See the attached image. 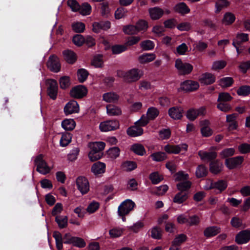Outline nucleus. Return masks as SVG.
<instances>
[{
  "label": "nucleus",
  "mask_w": 250,
  "mask_h": 250,
  "mask_svg": "<svg viewBox=\"0 0 250 250\" xmlns=\"http://www.w3.org/2000/svg\"><path fill=\"white\" fill-rule=\"evenodd\" d=\"M117 75L127 83L136 82L143 75L142 70L137 68H132L127 71L119 70Z\"/></svg>",
  "instance_id": "1"
},
{
  "label": "nucleus",
  "mask_w": 250,
  "mask_h": 250,
  "mask_svg": "<svg viewBox=\"0 0 250 250\" xmlns=\"http://www.w3.org/2000/svg\"><path fill=\"white\" fill-rule=\"evenodd\" d=\"M35 163L37 166V170L41 174H46L51 170V168L43 159V156L42 155H40L36 157L35 160Z\"/></svg>",
  "instance_id": "2"
},
{
  "label": "nucleus",
  "mask_w": 250,
  "mask_h": 250,
  "mask_svg": "<svg viewBox=\"0 0 250 250\" xmlns=\"http://www.w3.org/2000/svg\"><path fill=\"white\" fill-rule=\"evenodd\" d=\"M119 126L120 124L118 121L108 120L101 122L99 125V128L102 132H107L116 130L119 128Z\"/></svg>",
  "instance_id": "3"
},
{
  "label": "nucleus",
  "mask_w": 250,
  "mask_h": 250,
  "mask_svg": "<svg viewBox=\"0 0 250 250\" xmlns=\"http://www.w3.org/2000/svg\"><path fill=\"white\" fill-rule=\"evenodd\" d=\"M175 67L178 70V72L182 75L188 74L193 69L191 64L188 63H184L180 59H178L175 61Z\"/></svg>",
  "instance_id": "4"
},
{
  "label": "nucleus",
  "mask_w": 250,
  "mask_h": 250,
  "mask_svg": "<svg viewBox=\"0 0 250 250\" xmlns=\"http://www.w3.org/2000/svg\"><path fill=\"white\" fill-rule=\"evenodd\" d=\"M135 206V203L131 200L127 199L124 201L118 207L119 215H126L132 210Z\"/></svg>",
  "instance_id": "5"
},
{
  "label": "nucleus",
  "mask_w": 250,
  "mask_h": 250,
  "mask_svg": "<svg viewBox=\"0 0 250 250\" xmlns=\"http://www.w3.org/2000/svg\"><path fill=\"white\" fill-rule=\"evenodd\" d=\"M243 161L244 157L238 156L226 159L225 164L228 169H233L241 166Z\"/></svg>",
  "instance_id": "6"
},
{
  "label": "nucleus",
  "mask_w": 250,
  "mask_h": 250,
  "mask_svg": "<svg viewBox=\"0 0 250 250\" xmlns=\"http://www.w3.org/2000/svg\"><path fill=\"white\" fill-rule=\"evenodd\" d=\"M47 85V91L49 96L53 100H55L58 93V83L56 81L53 79L46 80Z\"/></svg>",
  "instance_id": "7"
},
{
  "label": "nucleus",
  "mask_w": 250,
  "mask_h": 250,
  "mask_svg": "<svg viewBox=\"0 0 250 250\" xmlns=\"http://www.w3.org/2000/svg\"><path fill=\"white\" fill-rule=\"evenodd\" d=\"M48 69L55 73L59 72L61 70V64L59 58L55 55L49 57L47 62Z\"/></svg>",
  "instance_id": "8"
},
{
  "label": "nucleus",
  "mask_w": 250,
  "mask_h": 250,
  "mask_svg": "<svg viewBox=\"0 0 250 250\" xmlns=\"http://www.w3.org/2000/svg\"><path fill=\"white\" fill-rule=\"evenodd\" d=\"M76 185L78 189L82 194H86L89 190V182L84 177H79L76 180Z\"/></svg>",
  "instance_id": "9"
},
{
  "label": "nucleus",
  "mask_w": 250,
  "mask_h": 250,
  "mask_svg": "<svg viewBox=\"0 0 250 250\" xmlns=\"http://www.w3.org/2000/svg\"><path fill=\"white\" fill-rule=\"evenodd\" d=\"M206 113V108L201 106L198 109H190L187 112V117L190 121L194 120L198 116H204Z\"/></svg>",
  "instance_id": "10"
},
{
  "label": "nucleus",
  "mask_w": 250,
  "mask_h": 250,
  "mask_svg": "<svg viewBox=\"0 0 250 250\" xmlns=\"http://www.w3.org/2000/svg\"><path fill=\"white\" fill-rule=\"evenodd\" d=\"M87 88L82 85L73 87L70 91L71 96L76 99H80L83 97L87 94Z\"/></svg>",
  "instance_id": "11"
},
{
  "label": "nucleus",
  "mask_w": 250,
  "mask_h": 250,
  "mask_svg": "<svg viewBox=\"0 0 250 250\" xmlns=\"http://www.w3.org/2000/svg\"><path fill=\"white\" fill-rule=\"evenodd\" d=\"M199 87L198 82L187 80L181 83L179 90L190 92L197 90Z\"/></svg>",
  "instance_id": "12"
},
{
  "label": "nucleus",
  "mask_w": 250,
  "mask_h": 250,
  "mask_svg": "<svg viewBox=\"0 0 250 250\" xmlns=\"http://www.w3.org/2000/svg\"><path fill=\"white\" fill-rule=\"evenodd\" d=\"M188 146L186 144H182L179 145H167L165 146L164 150L168 153L178 154L181 151H187Z\"/></svg>",
  "instance_id": "13"
},
{
  "label": "nucleus",
  "mask_w": 250,
  "mask_h": 250,
  "mask_svg": "<svg viewBox=\"0 0 250 250\" xmlns=\"http://www.w3.org/2000/svg\"><path fill=\"white\" fill-rule=\"evenodd\" d=\"M250 240V230L246 229L240 231L235 237V242L239 245L248 243Z\"/></svg>",
  "instance_id": "14"
},
{
  "label": "nucleus",
  "mask_w": 250,
  "mask_h": 250,
  "mask_svg": "<svg viewBox=\"0 0 250 250\" xmlns=\"http://www.w3.org/2000/svg\"><path fill=\"white\" fill-rule=\"evenodd\" d=\"M79 111V104L77 102L74 100L69 101L64 107V112L66 115L78 113Z\"/></svg>",
  "instance_id": "15"
},
{
  "label": "nucleus",
  "mask_w": 250,
  "mask_h": 250,
  "mask_svg": "<svg viewBox=\"0 0 250 250\" xmlns=\"http://www.w3.org/2000/svg\"><path fill=\"white\" fill-rule=\"evenodd\" d=\"M183 109L180 106H174L168 110L169 116L174 120H180L183 117Z\"/></svg>",
  "instance_id": "16"
},
{
  "label": "nucleus",
  "mask_w": 250,
  "mask_h": 250,
  "mask_svg": "<svg viewBox=\"0 0 250 250\" xmlns=\"http://www.w3.org/2000/svg\"><path fill=\"white\" fill-rule=\"evenodd\" d=\"M198 154L201 160L203 161H210L215 159L217 154L215 151L207 152L204 150H200L198 152Z\"/></svg>",
  "instance_id": "17"
},
{
  "label": "nucleus",
  "mask_w": 250,
  "mask_h": 250,
  "mask_svg": "<svg viewBox=\"0 0 250 250\" xmlns=\"http://www.w3.org/2000/svg\"><path fill=\"white\" fill-rule=\"evenodd\" d=\"M174 10L181 15H185L190 12V8L183 2L176 4L174 7Z\"/></svg>",
  "instance_id": "18"
},
{
  "label": "nucleus",
  "mask_w": 250,
  "mask_h": 250,
  "mask_svg": "<svg viewBox=\"0 0 250 250\" xmlns=\"http://www.w3.org/2000/svg\"><path fill=\"white\" fill-rule=\"evenodd\" d=\"M143 129L137 124L129 127L127 130V134L131 137H137L143 134Z\"/></svg>",
  "instance_id": "19"
},
{
  "label": "nucleus",
  "mask_w": 250,
  "mask_h": 250,
  "mask_svg": "<svg viewBox=\"0 0 250 250\" xmlns=\"http://www.w3.org/2000/svg\"><path fill=\"white\" fill-rule=\"evenodd\" d=\"M119 99V96L114 92H109L103 95V100L106 103H117Z\"/></svg>",
  "instance_id": "20"
},
{
  "label": "nucleus",
  "mask_w": 250,
  "mask_h": 250,
  "mask_svg": "<svg viewBox=\"0 0 250 250\" xmlns=\"http://www.w3.org/2000/svg\"><path fill=\"white\" fill-rule=\"evenodd\" d=\"M105 170V164L101 162L94 163L91 167V171L95 175L103 174Z\"/></svg>",
  "instance_id": "21"
},
{
  "label": "nucleus",
  "mask_w": 250,
  "mask_h": 250,
  "mask_svg": "<svg viewBox=\"0 0 250 250\" xmlns=\"http://www.w3.org/2000/svg\"><path fill=\"white\" fill-rule=\"evenodd\" d=\"M148 11L150 17L153 20L159 19L164 14V11L158 7L150 8Z\"/></svg>",
  "instance_id": "22"
},
{
  "label": "nucleus",
  "mask_w": 250,
  "mask_h": 250,
  "mask_svg": "<svg viewBox=\"0 0 250 250\" xmlns=\"http://www.w3.org/2000/svg\"><path fill=\"white\" fill-rule=\"evenodd\" d=\"M223 168V164L218 160L211 162L209 164V170L214 174L220 173L222 170Z\"/></svg>",
  "instance_id": "23"
},
{
  "label": "nucleus",
  "mask_w": 250,
  "mask_h": 250,
  "mask_svg": "<svg viewBox=\"0 0 250 250\" xmlns=\"http://www.w3.org/2000/svg\"><path fill=\"white\" fill-rule=\"evenodd\" d=\"M200 81L204 84H210L215 81V77L211 73H206L202 75Z\"/></svg>",
  "instance_id": "24"
},
{
  "label": "nucleus",
  "mask_w": 250,
  "mask_h": 250,
  "mask_svg": "<svg viewBox=\"0 0 250 250\" xmlns=\"http://www.w3.org/2000/svg\"><path fill=\"white\" fill-rule=\"evenodd\" d=\"M188 198V195L187 192L179 191L175 195L173 201L175 203L181 204L186 201Z\"/></svg>",
  "instance_id": "25"
},
{
  "label": "nucleus",
  "mask_w": 250,
  "mask_h": 250,
  "mask_svg": "<svg viewBox=\"0 0 250 250\" xmlns=\"http://www.w3.org/2000/svg\"><path fill=\"white\" fill-rule=\"evenodd\" d=\"M62 54L65 60L69 63L73 64L77 60L76 55L72 50H64L63 51Z\"/></svg>",
  "instance_id": "26"
},
{
  "label": "nucleus",
  "mask_w": 250,
  "mask_h": 250,
  "mask_svg": "<svg viewBox=\"0 0 250 250\" xmlns=\"http://www.w3.org/2000/svg\"><path fill=\"white\" fill-rule=\"evenodd\" d=\"M106 113L110 116H118L122 114V110L119 107L112 104L106 106Z\"/></svg>",
  "instance_id": "27"
},
{
  "label": "nucleus",
  "mask_w": 250,
  "mask_h": 250,
  "mask_svg": "<svg viewBox=\"0 0 250 250\" xmlns=\"http://www.w3.org/2000/svg\"><path fill=\"white\" fill-rule=\"evenodd\" d=\"M105 143L103 142H91L88 144L90 151L101 152L105 147Z\"/></svg>",
  "instance_id": "28"
},
{
  "label": "nucleus",
  "mask_w": 250,
  "mask_h": 250,
  "mask_svg": "<svg viewBox=\"0 0 250 250\" xmlns=\"http://www.w3.org/2000/svg\"><path fill=\"white\" fill-rule=\"evenodd\" d=\"M156 56L153 53H145L138 58V60L141 63H146L154 61Z\"/></svg>",
  "instance_id": "29"
},
{
  "label": "nucleus",
  "mask_w": 250,
  "mask_h": 250,
  "mask_svg": "<svg viewBox=\"0 0 250 250\" xmlns=\"http://www.w3.org/2000/svg\"><path fill=\"white\" fill-rule=\"evenodd\" d=\"M235 20V15L231 12L226 13L222 19V23L226 25L232 24Z\"/></svg>",
  "instance_id": "30"
},
{
  "label": "nucleus",
  "mask_w": 250,
  "mask_h": 250,
  "mask_svg": "<svg viewBox=\"0 0 250 250\" xmlns=\"http://www.w3.org/2000/svg\"><path fill=\"white\" fill-rule=\"evenodd\" d=\"M220 231V228L213 226L206 228L204 233L206 237H210L217 235Z\"/></svg>",
  "instance_id": "31"
},
{
  "label": "nucleus",
  "mask_w": 250,
  "mask_h": 250,
  "mask_svg": "<svg viewBox=\"0 0 250 250\" xmlns=\"http://www.w3.org/2000/svg\"><path fill=\"white\" fill-rule=\"evenodd\" d=\"M62 126L66 130H72L74 129L76 123L73 119H65L62 122Z\"/></svg>",
  "instance_id": "32"
},
{
  "label": "nucleus",
  "mask_w": 250,
  "mask_h": 250,
  "mask_svg": "<svg viewBox=\"0 0 250 250\" xmlns=\"http://www.w3.org/2000/svg\"><path fill=\"white\" fill-rule=\"evenodd\" d=\"M208 172L207 167L204 165H200L196 168L195 175L197 178H200L207 176Z\"/></svg>",
  "instance_id": "33"
},
{
  "label": "nucleus",
  "mask_w": 250,
  "mask_h": 250,
  "mask_svg": "<svg viewBox=\"0 0 250 250\" xmlns=\"http://www.w3.org/2000/svg\"><path fill=\"white\" fill-rule=\"evenodd\" d=\"M202 125H205L204 127L201 128V133L204 137H209L212 134V130L208 126L209 124L208 120H204L202 122Z\"/></svg>",
  "instance_id": "34"
},
{
  "label": "nucleus",
  "mask_w": 250,
  "mask_h": 250,
  "mask_svg": "<svg viewBox=\"0 0 250 250\" xmlns=\"http://www.w3.org/2000/svg\"><path fill=\"white\" fill-rule=\"evenodd\" d=\"M191 182L188 180L180 182L176 185L177 189L179 191L186 192L191 186Z\"/></svg>",
  "instance_id": "35"
},
{
  "label": "nucleus",
  "mask_w": 250,
  "mask_h": 250,
  "mask_svg": "<svg viewBox=\"0 0 250 250\" xmlns=\"http://www.w3.org/2000/svg\"><path fill=\"white\" fill-rule=\"evenodd\" d=\"M71 135L69 133H63L60 141L61 146L64 147L67 146L71 141Z\"/></svg>",
  "instance_id": "36"
},
{
  "label": "nucleus",
  "mask_w": 250,
  "mask_h": 250,
  "mask_svg": "<svg viewBox=\"0 0 250 250\" xmlns=\"http://www.w3.org/2000/svg\"><path fill=\"white\" fill-rule=\"evenodd\" d=\"M175 180L179 182L188 180V174L184 171H179L174 175Z\"/></svg>",
  "instance_id": "37"
},
{
  "label": "nucleus",
  "mask_w": 250,
  "mask_h": 250,
  "mask_svg": "<svg viewBox=\"0 0 250 250\" xmlns=\"http://www.w3.org/2000/svg\"><path fill=\"white\" fill-rule=\"evenodd\" d=\"M159 111L155 107H150L148 108L146 112V116L150 120L155 119L159 115Z\"/></svg>",
  "instance_id": "38"
},
{
  "label": "nucleus",
  "mask_w": 250,
  "mask_h": 250,
  "mask_svg": "<svg viewBox=\"0 0 250 250\" xmlns=\"http://www.w3.org/2000/svg\"><path fill=\"white\" fill-rule=\"evenodd\" d=\"M88 71L83 68L79 69L77 71V77L80 83L84 82L88 76Z\"/></svg>",
  "instance_id": "39"
},
{
  "label": "nucleus",
  "mask_w": 250,
  "mask_h": 250,
  "mask_svg": "<svg viewBox=\"0 0 250 250\" xmlns=\"http://www.w3.org/2000/svg\"><path fill=\"white\" fill-rule=\"evenodd\" d=\"M227 186V182L225 180H219L216 182L213 183V188L219 190L220 192L224 191Z\"/></svg>",
  "instance_id": "40"
},
{
  "label": "nucleus",
  "mask_w": 250,
  "mask_h": 250,
  "mask_svg": "<svg viewBox=\"0 0 250 250\" xmlns=\"http://www.w3.org/2000/svg\"><path fill=\"white\" fill-rule=\"evenodd\" d=\"M137 167L136 163L131 161H126L123 163L122 165V169L126 171H131Z\"/></svg>",
  "instance_id": "41"
},
{
  "label": "nucleus",
  "mask_w": 250,
  "mask_h": 250,
  "mask_svg": "<svg viewBox=\"0 0 250 250\" xmlns=\"http://www.w3.org/2000/svg\"><path fill=\"white\" fill-rule=\"evenodd\" d=\"M135 25L138 32L146 31L148 27L147 22L143 20H140L138 21Z\"/></svg>",
  "instance_id": "42"
},
{
  "label": "nucleus",
  "mask_w": 250,
  "mask_h": 250,
  "mask_svg": "<svg viewBox=\"0 0 250 250\" xmlns=\"http://www.w3.org/2000/svg\"><path fill=\"white\" fill-rule=\"evenodd\" d=\"M123 30L125 34L127 35H134L138 33L136 25L131 24L124 26Z\"/></svg>",
  "instance_id": "43"
},
{
  "label": "nucleus",
  "mask_w": 250,
  "mask_h": 250,
  "mask_svg": "<svg viewBox=\"0 0 250 250\" xmlns=\"http://www.w3.org/2000/svg\"><path fill=\"white\" fill-rule=\"evenodd\" d=\"M229 2L227 0H217L215 3V12H219L223 8L228 6Z\"/></svg>",
  "instance_id": "44"
},
{
  "label": "nucleus",
  "mask_w": 250,
  "mask_h": 250,
  "mask_svg": "<svg viewBox=\"0 0 250 250\" xmlns=\"http://www.w3.org/2000/svg\"><path fill=\"white\" fill-rule=\"evenodd\" d=\"M131 150L136 154L141 156L146 153L144 147L140 144H136L132 145Z\"/></svg>",
  "instance_id": "45"
},
{
  "label": "nucleus",
  "mask_w": 250,
  "mask_h": 250,
  "mask_svg": "<svg viewBox=\"0 0 250 250\" xmlns=\"http://www.w3.org/2000/svg\"><path fill=\"white\" fill-rule=\"evenodd\" d=\"M79 11L80 14L83 15H88L91 13V7L87 2H84L81 6H80V9Z\"/></svg>",
  "instance_id": "46"
},
{
  "label": "nucleus",
  "mask_w": 250,
  "mask_h": 250,
  "mask_svg": "<svg viewBox=\"0 0 250 250\" xmlns=\"http://www.w3.org/2000/svg\"><path fill=\"white\" fill-rule=\"evenodd\" d=\"M188 51V47L185 43H183L176 47L174 53L177 55H184Z\"/></svg>",
  "instance_id": "47"
},
{
  "label": "nucleus",
  "mask_w": 250,
  "mask_h": 250,
  "mask_svg": "<svg viewBox=\"0 0 250 250\" xmlns=\"http://www.w3.org/2000/svg\"><path fill=\"white\" fill-rule=\"evenodd\" d=\"M149 178L153 184H157L163 179L162 175H160L158 172H154L150 174Z\"/></svg>",
  "instance_id": "48"
},
{
  "label": "nucleus",
  "mask_w": 250,
  "mask_h": 250,
  "mask_svg": "<svg viewBox=\"0 0 250 250\" xmlns=\"http://www.w3.org/2000/svg\"><path fill=\"white\" fill-rule=\"evenodd\" d=\"M151 236L155 239H160L162 237V229L157 227H153L151 229Z\"/></svg>",
  "instance_id": "49"
},
{
  "label": "nucleus",
  "mask_w": 250,
  "mask_h": 250,
  "mask_svg": "<svg viewBox=\"0 0 250 250\" xmlns=\"http://www.w3.org/2000/svg\"><path fill=\"white\" fill-rule=\"evenodd\" d=\"M150 157L153 161L156 162L162 161L167 158L166 154L162 152L154 153L150 155Z\"/></svg>",
  "instance_id": "50"
},
{
  "label": "nucleus",
  "mask_w": 250,
  "mask_h": 250,
  "mask_svg": "<svg viewBox=\"0 0 250 250\" xmlns=\"http://www.w3.org/2000/svg\"><path fill=\"white\" fill-rule=\"evenodd\" d=\"M226 64L227 62L225 61H216L213 62L211 69L213 70L222 69L226 66Z\"/></svg>",
  "instance_id": "51"
},
{
  "label": "nucleus",
  "mask_w": 250,
  "mask_h": 250,
  "mask_svg": "<svg viewBox=\"0 0 250 250\" xmlns=\"http://www.w3.org/2000/svg\"><path fill=\"white\" fill-rule=\"evenodd\" d=\"M233 83V80L231 77H225L219 81V85L222 87H227L231 85Z\"/></svg>",
  "instance_id": "52"
},
{
  "label": "nucleus",
  "mask_w": 250,
  "mask_h": 250,
  "mask_svg": "<svg viewBox=\"0 0 250 250\" xmlns=\"http://www.w3.org/2000/svg\"><path fill=\"white\" fill-rule=\"evenodd\" d=\"M124 231V229L120 228H115L109 230V233L111 237L116 238L121 236Z\"/></svg>",
  "instance_id": "53"
},
{
  "label": "nucleus",
  "mask_w": 250,
  "mask_h": 250,
  "mask_svg": "<svg viewBox=\"0 0 250 250\" xmlns=\"http://www.w3.org/2000/svg\"><path fill=\"white\" fill-rule=\"evenodd\" d=\"M235 153V150L234 148H227L223 149L220 153L223 158H227L234 155Z\"/></svg>",
  "instance_id": "54"
},
{
  "label": "nucleus",
  "mask_w": 250,
  "mask_h": 250,
  "mask_svg": "<svg viewBox=\"0 0 250 250\" xmlns=\"http://www.w3.org/2000/svg\"><path fill=\"white\" fill-rule=\"evenodd\" d=\"M120 149L118 147L110 148L107 151V154L112 159H116L120 155Z\"/></svg>",
  "instance_id": "55"
},
{
  "label": "nucleus",
  "mask_w": 250,
  "mask_h": 250,
  "mask_svg": "<svg viewBox=\"0 0 250 250\" xmlns=\"http://www.w3.org/2000/svg\"><path fill=\"white\" fill-rule=\"evenodd\" d=\"M72 28L73 31L76 33L83 32L85 29V25L81 22H77L72 24Z\"/></svg>",
  "instance_id": "56"
},
{
  "label": "nucleus",
  "mask_w": 250,
  "mask_h": 250,
  "mask_svg": "<svg viewBox=\"0 0 250 250\" xmlns=\"http://www.w3.org/2000/svg\"><path fill=\"white\" fill-rule=\"evenodd\" d=\"M60 87L62 89H65L70 85V78L68 76H63L60 79Z\"/></svg>",
  "instance_id": "57"
},
{
  "label": "nucleus",
  "mask_w": 250,
  "mask_h": 250,
  "mask_svg": "<svg viewBox=\"0 0 250 250\" xmlns=\"http://www.w3.org/2000/svg\"><path fill=\"white\" fill-rule=\"evenodd\" d=\"M187 239V236L184 234H180L175 238L174 240L172 242V245L173 246H177L180 245L182 243L186 241Z\"/></svg>",
  "instance_id": "58"
},
{
  "label": "nucleus",
  "mask_w": 250,
  "mask_h": 250,
  "mask_svg": "<svg viewBox=\"0 0 250 250\" xmlns=\"http://www.w3.org/2000/svg\"><path fill=\"white\" fill-rule=\"evenodd\" d=\"M55 220L61 229L65 228L67 225V217L66 216H57Z\"/></svg>",
  "instance_id": "59"
},
{
  "label": "nucleus",
  "mask_w": 250,
  "mask_h": 250,
  "mask_svg": "<svg viewBox=\"0 0 250 250\" xmlns=\"http://www.w3.org/2000/svg\"><path fill=\"white\" fill-rule=\"evenodd\" d=\"M232 99L230 95L227 92H221L218 95V98L217 99L218 102H229Z\"/></svg>",
  "instance_id": "60"
},
{
  "label": "nucleus",
  "mask_w": 250,
  "mask_h": 250,
  "mask_svg": "<svg viewBox=\"0 0 250 250\" xmlns=\"http://www.w3.org/2000/svg\"><path fill=\"white\" fill-rule=\"evenodd\" d=\"M92 65L96 67H102L103 64V56L98 55L94 57L92 61Z\"/></svg>",
  "instance_id": "61"
},
{
  "label": "nucleus",
  "mask_w": 250,
  "mask_h": 250,
  "mask_svg": "<svg viewBox=\"0 0 250 250\" xmlns=\"http://www.w3.org/2000/svg\"><path fill=\"white\" fill-rule=\"evenodd\" d=\"M141 47L145 50H149L153 49L154 42L150 40H146L142 42L140 44Z\"/></svg>",
  "instance_id": "62"
},
{
  "label": "nucleus",
  "mask_w": 250,
  "mask_h": 250,
  "mask_svg": "<svg viewBox=\"0 0 250 250\" xmlns=\"http://www.w3.org/2000/svg\"><path fill=\"white\" fill-rule=\"evenodd\" d=\"M72 244L78 248H83L86 246V243L84 240L80 237H75Z\"/></svg>",
  "instance_id": "63"
},
{
  "label": "nucleus",
  "mask_w": 250,
  "mask_h": 250,
  "mask_svg": "<svg viewBox=\"0 0 250 250\" xmlns=\"http://www.w3.org/2000/svg\"><path fill=\"white\" fill-rule=\"evenodd\" d=\"M237 93L240 96H247L250 93V86L244 85L241 86L237 91Z\"/></svg>",
  "instance_id": "64"
}]
</instances>
